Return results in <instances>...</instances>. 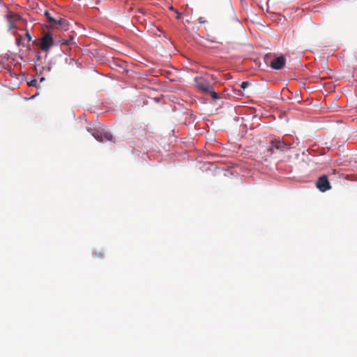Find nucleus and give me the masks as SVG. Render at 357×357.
Wrapping results in <instances>:
<instances>
[{
	"label": "nucleus",
	"instance_id": "f257e3e1",
	"mask_svg": "<svg viewBox=\"0 0 357 357\" xmlns=\"http://www.w3.org/2000/svg\"><path fill=\"white\" fill-rule=\"evenodd\" d=\"M195 86L197 90L203 93L211 91L213 84L208 76H198L194 78Z\"/></svg>",
	"mask_w": 357,
	"mask_h": 357
},
{
	"label": "nucleus",
	"instance_id": "f03ea898",
	"mask_svg": "<svg viewBox=\"0 0 357 357\" xmlns=\"http://www.w3.org/2000/svg\"><path fill=\"white\" fill-rule=\"evenodd\" d=\"M87 130L91 133L93 137L98 142H103L105 141H111L113 140V135L109 132H102L98 130H92L91 128H88Z\"/></svg>",
	"mask_w": 357,
	"mask_h": 357
},
{
	"label": "nucleus",
	"instance_id": "7ed1b4c3",
	"mask_svg": "<svg viewBox=\"0 0 357 357\" xmlns=\"http://www.w3.org/2000/svg\"><path fill=\"white\" fill-rule=\"evenodd\" d=\"M54 45V39L50 33H45L40 39L38 46L44 52H48Z\"/></svg>",
	"mask_w": 357,
	"mask_h": 357
},
{
	"label": "nucleus",
	"instance_id": "20e7f679",
	"mask_svg": "<svg viewBox=\"0 0 357 357\" xmlns=\"http://www.w3.org/2000/svg\"><path fill=\"white\" fill-rule=\"evenodd\" d=\"M290 145L285 143L283 141H280L279 139H274L271 142V146L268 151L271 153H274V150L283 151L285 149H289Z\"/></svg>",
	"mask_w": 357,
	"mask_h": 357
},
{
	"label": "nucleus",
	"instance_id": "39448f33",
	"mask_svg": "<svg viewBox=\"0 0 357 357\" xmlns=\"http://www.w3.org/2000/svg\"><path fill=\"white\" fill-rule=\"evenodd\" d=\"M316 186L321 192H326L331 188L328 176L326 175L319 177L316 182Z\"/></svg>",
	"mask_w": 357,
	"mask_h": 357
},
{
	"label": "nucleus",
	"instance_id": "423d86ee",
	"mask_svg": "<svg viewBox=\"0 0 357 357\" xmlns=\"http://www.w3.org/2000/svg\"><path fill=\"white\" fill-rule=\"evenodd\" d=\"M6 20L9 24V30H11L15 26V24L20 20V16L12 11H8V13L6 15Z\"/></svg>",
	"mask_w": 357,
	"mask_h": 357
},
{
	"label": "nucleus",
	"instance_id": "0eeeda50",
	"mask_svg": "<svg viewBox=\"0 0 357 357\" xmlns=\"http://www.w3.org/2000/svg\"><path fill=\"white\" fill-rule=\"evenodd\" d=\"M285 64V59L283 56L274 58L271 62V67L275 70L282 69Z\"/></svg>",
	"mask_w": 357,
	"mask_h": 357
},
{
	"label": "nucleus",
	"instance_id": "6e6552de",
	"mask_svg": "<svg viewBox=\"0 0 357 357\" xmlns=\"http://www.w3.org/2000/svg\"><path fill=\"white\" fill-rule=\"evenodd\" d=\"M56 22H53L51 27H57V26H59L62 30L66 31L68 29L69 24L66 20L60 18L56 20Z\"/></svg>",
	"mask_w": 357,
	"mask_h": 357
},
{
	"label": "nucleus",
	"instance_id": "1a4fd4ad",
	"mask_svg": "<svg viewBox=\"0 0 357 357\" xmlns=\"http://www.w3.org/2000/svg\"><path fill=\"white\" fill-rule=\"evenodd\" d=\"M24 40L25 38H23L22 35L18 33L16 34L15 41L17 46H22L24 47H27L28 45L25 43Z\"/></svg>",
	"mask_w": 357,
	"mask_h": 357
},
{
	"label": "nucleus",
	"instance_id": "9d476101",
	"mask_svg": "<svg viewBox=\"0 0 357 357\" xmlns=\"http://www.w3.org/2000/svg\"><path fill=\"white\" fill-rule=\"evenodd\" d=\"M45 15L46 16L47 20H48V22L50 24V26L52 25L53 22H56V19H54V17H52L50 13L48 12V10H45Z\"/></svg>",
	"mask_w": 357,
	"mask_h": 357
},
{
	"label": "nucleus",
	"instance_id": "9b49d317",
	"mask_svg": "<svg viewBox=\"0 0 357 357\" xmlns=\"http://www.w3.org/2000/svg\"><path fill=\"white\" fill-rule=\"evenodd\" d=\"M207 93H210L214 100H217L219 98L218 94L214 91L213 87H212L211 91H208Z\"/></svg>",
	"mask_w": 357,
	"mask_h": 357
},
{
	"label": "nucleus",
	"instance_id": "f8f14e48",
	"mask_svg": "<svg viewBox=\"0 0 357 357\" xmlns=\"http://www.w3.org/2000/svg\"><path fill=\"white\" fill-rule=\"evenodd\" d=\"M73 37H70V39L64 40L61 42L63 45H70L73 44Z\"/></svg>",
	"mask_w": 357,
	"mask_h": 357
},
{
	"label": "nucleus",
	"instance_id": "ddd939ff",
	"mask_svg": "<svg viewBox=\"0 0 357 357\" xmlns=\"http://www.w3.org/2000/svg\"><path fill=\"white\" fill-rule=\"evenodd\" d=\"M25 39L27 40V43H26L27 45H29V43L31 41L32 38L30 36L29 31H26L25 33Z\"/></svg>",
	"mask_w": 357,
	"mask_h": 357
},
{
	"label": "nucleus",
	"instance_id": "4468645a",
	"mask_svg": "<svg viewBox=\"0 0 357 357\" xmlns=\"http://www.w3.org/2000/svg\"><path fill=\"white\" fill-rule=\"evenodd\" d=\"M248 86H249V83H248V82H243L241 84V87L243 89H246Z\"/></svg>",
	"mask_w": 357,
	"mask_h": 357
},
{
	"label": "nucleus",
	"instance_id": "2eb2a0df",
	"mask_svg": "<svg viewBox=\"0 0 357 357\" xmlns=\"http://www.w3.org/2000/svg\"><path fill=\"white\" fill-rule=\"evenodd\" d=\"M198 21H199V23H200V24H204L207 22L206 20L205 19V17H199Z\"/></svg>",
	"mask_w": 357,
	"mask_h": 357
},
{
	"label": "nucleus",
	"instance_id": "dca6fc26",
	"mask_svg": "<svg viewBox=\"0 0 357 357\" xmlns=\"http://www.w3.org/2000/svg\"><path fill=\"white\" fill-rule=\"evenodd\" d=\"M95 255L97 256V257H102L103 256V254L101 253L100 252H95Z\"/></svg>",
	"mask_w": 357,
	"mask_h": 357
},
{
	"label": "nucleus",
	"instance_id": "f3484780",
	"mask_svg": "<svg viewBox=\"0 0 357 357\" xmlns=\"http://www.w3.org/2000/svg\"><path fill=\"white\" fill-rule=\"evenodd\" d=\"M36 82H36V79L32 80V81L31 82V83H30V85H31V86H36Z\"/></svg>",
	"mask_w": 357,
	"mask_h": 357
},
{
	"label": "nucleus",
	"instance_id": "a211bd4d",
	"mask_svg": "<svg viewBox=\"0 0 357 357\" xmlns=\"http://www.w3.org/2000/svg\"><path fill=\"white\" fill-rule=\"evenodd\" d=\"M175 12L177 13L176 18H177V19H179V18L181 17V14L180 13H178L177 10H175Z\"/></svg>",
	"mask_w": 357,
	"mask_h": 357
},
{
	"label": "nucleus",
	"instance_id": "6ab92c4d",
	"mask_svg": "<svg viewBox=\"0 0 357 357\" xmlns=\"http://www.w3.org/2000/svg\"><path fill=\"white\" fill-rule=\"evenodd\" d=\"M170 9L172 10H175L174 8L172 6L170 7Z\"/></svg>",
	"mask_w": 357,
	"mask_h": 357
}]
</instances>
